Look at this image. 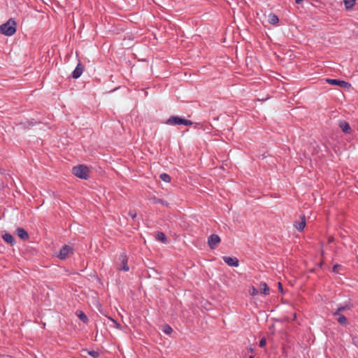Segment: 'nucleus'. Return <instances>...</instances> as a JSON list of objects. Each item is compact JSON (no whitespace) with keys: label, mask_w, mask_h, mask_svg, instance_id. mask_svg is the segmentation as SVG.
I'll return each instance as SVG.
<instances>
[{"label":"nucleus","mask_w":358,"mask_h":358,"mask_svg":"<svg viewBox=\"0 0 358 358\" xmlns=\"http://www.w3.org/2000/svg\"><path fill=\"white\" fill-rule=\"evenodd\" d=\"M278 289L281 293H283L282 285L280 282H278Z\"/></svg>","instance_id":"c756f323"},{"label":"nucleus","mask_w":358,"mask_h":358,"mask_svg":"<svg viewBox=\"0 0 358 358\" xmlns=\"http://www.w3.org/2000/svg\"><path fill=\"white\" fill-rule=\"evenodd\" d=\"M129 215L131 217L132 219H134L137 216V213L135 210H129Z\"/></svg>","instance_id":"cd10ccee"},{"label":"nucleus","mask_w":358,"mask_h":358,"mask_svg":"<svg viewBox=\"0 0 358 358\" xmlns=\"http://www.w3.org/2000/svg\"><path fill=\"white\" fill-rule=\"evenodd\" d=\"M155 238L156 240L161 241L163 243H168V238L164 233L158 231L155 234Z\"/></svg>","instance_id":"2eb2a0df"},{"label":"nucleus","mask_w":358,"mask_h":358,"mask_svg":"<svg viewBox=\"0 0 358 358\" xmlns=\"http://www.w3.org/2000/svg\"><path fill=\"white\" fill-rule=\"evenodd\" d=\"M327 82L329 84L333 85H338L340 86L344 89H350L351 87V84L348 82H346L345 80H338V79H327Z\"/></svg>","instance_id":"423d86ee"},{"label":"nucleus","mask_w":358,"mask_h":358,"mask_svg":"<svg viewBox=\"0 0 358 358\" xmlns=\"http://www.w3.org/2000/svg\"><path fill=\"white\" fill-rule=\"evenodd\" d=\"M269 287L265 282H261L259 284V291L264 295L269 294Z\"/></svg>","instance_id":"f3484780"},{"label":"nucleus","mask_w":358,"mask_h":358,"mask_svg":"<svg viewBox=\"0 0 358 358\" xmlns=\"http://www.w3.org/2000/svg\"><path fill=\"white\" fill-rule=\"evenodd\" d=\"M343 3L346 10H351L356 4V0H344Z\"/></svg>","instance_id":"a211bd4d"},{"label":"nucleus","mask_w":358,"mask_h":358,"mask_svg":"<svg viewBox=\"0 0 358 358\" xmlns=\"http://www.w3.org/2000/svg\"><path fill=\"white\" fill-rule=\"evenodd\" d=\"M16 233L19 238H20L23 241H27L29 239V234L28 232L24 229L23 228L18 227L16 229Z\"/></svg>","instance_id":"f8f14e48"},{"label":"nucleus","mask_w":358,"mask_h":358,"mask_svg":"<svg viewBox=\"0 0 358 358\" xmlns=\"http://www.w3.org/2000/svg\"><path fill=\"white\" fill-rule=\"evenodd\" d=\"M77 317L84 323L88 322V317L82 310H77L76 313Z\"/></svg>","instance_id":"6ab92c4d"},{"label":"nucleus","mask_w":358,"mask_h":358,"mask_svg":"<svg viewBox=\"0 0 358 358\" xmlns=\"http://www.w3.org/2000/svg\"><path fill=\"white\" fill-rule=\"evenodd\" d=\"M73 254V248L68 245H64L60 249L57 257L60 259H66L69 256Z\"/></svg>","instance_id":"39448f33"},{"label":"nucleus","mask_w":358,"mask_h":358,"mask_svg":"<svg viewBox=\"0 0 358 358\" xmlns=\"http://www.w3.org/2000/svg\"><path fill=\"white\" fill-rule=\"evenodd\" d=\"M268 21L271 24H276L279 22L278 17L273 13L268 15Z\"/></svg>","instance_id":"aec40b11"},{"label":"nucleus","mask_w":358,"mask_h":358,"mask_svg":"<svg viewBox=\"0 0 358 358\" xmlns=\"http://www.w3.org/2000/svg\"><path fill=\"white\" fill-rule=\"evenodd\" d=\"M27 123L28 124L27 127H32L34 125V124L31 122H27Z\"/></svg>","instance_id":"7c9ffc66"},{"label":"nucleus","mask_w":358,"mask_h":358,"mask_svg":"<svg viewBox=\"0 0 358 358\" xmlns=\"http://www.w3.org/2000/svg\"><path fill=\"white\" fill-rule=\"evenodd\" d=\"M84 70V66L81 64L80 62L78 64L73 71L72 72V78L74 79H78L80 77Z\"/></svg>","instance_id":"9b49d317"},{"label":"nucleus","mask_w":358,"mask_h":358,"mask_svg":"<svg viewBox=\"0 0 358 358\" xmlns=\"http://www.w3.org/2000/svg\"><path fill=\"white\" fill-rule=\"evenodd\" d=\"M353 307H354V305L350 302H348L343 306H342V305L339 306L338 307V308L336 309V310L333 313V315H339V313H341L342 312H343L345 310H350Z\"/></svg>","instance_id":"1a4fd4ad"},{"label":"nucleus","mask_w":358,"mask_h":358,"mask_svg":"<svg viewBox=\"0 0 358 358\" xmlns=\"http://www.w3.org/2000/svg\"><path fill=\"white\" fill-rule=\"evenodd\" d=\"M223 261L229 266L237 267L239 265L238 259L235 257H222Z\"/></svg>","instance_id":"6e6552de"},{"label":"nucleus","mask_w":358,"mask_h":358,"mask_svg":"<svg viewBox=\"0 0 358 358\" xmlns=\"http://www.w3.org/2000/svg\"><path fill=\"white\" fill-rule=\"evenodd\" d=\"M338 126L342 130V131L345 134H350L352 131V129L350 127L349 123L345 120L340 121L338 123Z\"/></svg>","instance_id":"9d476101"},{"label":"nucleus","mask_w":358,"mask_h":358,"mask_svg":"<svg viewBox=\"0 0 358 358\" xmlns=\"http://www.w3.org/2000/svg\"><path fill=\"white\" fill-rule=\"evenodd\" d=\"M159 178L166 182H170L171 180V176L165 173L160 174Z\"/></svg>","instance_id":"4be33fe9"},{"label":"nucleus","mask_w":358,"mask_h":358,"mask_svg":"<svg viewBox=\"0 0 358 358\" xmlns=\"http://www.w3.org/2000/svg\"><path fill=\"white\" fill-rule=\"evenodd\" d=\"M248 358H254L253 356H250Z\"/></svg>","instance_id":"473e14b6"},{"label":"nucleus","mask_w":358,"mask_h":358,"mask_svg":"<svg viewBox=\"0 0 358 358\" xmlns=\"http://www.w3.org/2000/svg\"><path fill=\"white\" fill-rule=\"evenodd\" d=\"M153 201L155 203H160L163 206H169V203L167 201L162 199H159V198H157V197H154L153 199Z\"/></svg>","instance_id":"5701e85b"},{"label":"nucleus","mask_w":358,"mask_h":358,"mask_svg":"<svg viewBox=\"0 0 358 358\" xmlns=\"http://www.w3.org/2000/svg\"><path fill=\"white\" fill-rule=\"evenodd\" d=\"M337 316V322L342 326L346 327L349 323L347 317L342 315L341 313H339V315H336Z\"/></svg>","instance_id":"dca6fc26"},{"label":"nucleus","mask_w":358,"mask_h":358,"mask_svg":"<svg viewBox=\"0 0 358 358\" xmlns=\"http://www.w3.org/2000/svg\"><path fill=\"white\" fill-rule=\"evenodd\" d=\"M162 331L166 334H170L172 333L173 329L169 324H165L163 326Z\"/></svg>","instance_id":"b1692460"},{"label":"nucleus","mask_w":358,"mask_h":358,"mask_svg":"<svg viewBox=\"0 0 358 358\" xmlns=\"http://www.w3.org/2000/svg\"><path fill=\"white\" fill-rule=\"evenodd\" d=\"M258 293H259V290L257 289H256L255 287L252 286V288H251L250 294L252 295V296H255Z\"/></svg>","instance_id":"a878e982"},{"label":"nucleus","mask_w":358,"mask_h":358,"mask_svg":"<svg viewBox=\"0 0 358 358\" xmlns=\"http://www.w3.org/2000/svg\"><path fill=\"white\" fill-rule=\"evenodd\" d=\"M84 352H86L90 356L93 358H98L100 355L99 352L95 350H87V349L83 350Z\"/></svg>","instance_id":"412c9836"},{"label":"nucleus","mask_w":358,"mask_h":358,"mask_svg":"<svg viewBox=\"0 0 358 358\" xmlns=\"http://www.w3.org/2000/svg\"><path fill=\"white\" fill-rule=\"evenodd\" d=\"M17 24L13 19L0 25V33L8 36H13L16 32Z\"/></svg>","instance_id":"f257e3e1"},{"label":"nucleus","mask_w":358,"mask_h":358,"mask_svg":"<svg viewBox=\"0 0 358 358\" xmlns=\"http://www.w3.org/2000/svg\"><path fill=\"white\" fill-rule=\"evenodd\" d=\"M2 238L5 242L10 244V245H14L15 243V238L9 233H5L3 234Z\"/></svg>","instance_id":"ddd939ff"},{"label":"nucleus","mask_w":358,"mask_h":358,"mask_svg":"<svg viewBox=\"0 0 358 358\" xmlns=\"http://www.w3.org/2000/svg\"><path fill=\"white\" fill-rule=\"evenodd\" d=\"M220 241L221 239L217 234H211L208 238V244L210 249H215Z\"/></svg>","instance_id":"0eeeda50"},{"label":"nucleus","mask_w":358,"mask_h":358,"mask_svg":"<svg viewBox=\"0 0 358 358\" xmlns=\"http://www.w3.org/2000/svg\"><path fill=\"white\" fill-rule=\"evenodd\" d=\"M90 170L85 165L75 166L72 169V173L78 178L87 180L89 178Z\"/></svg>","instance_id":"7ed1b4c3"},{"label":"nucleus","mask_w":358,"mask_h":358,"mask_svg":"<svg viewBox=\"0 0 358 358\" xmlns=\"http://www.w3.org/2000/svg\"><path fill=\"white\" fill-rule=\"evenodd\" d=\"M339 265L338 264H336L333 266L332 268V271L335 273H338V268H339Z\"/></svg>","instance_id":"c85d7f7f"},{"label":"nucleus","mask_w":358,"mask_h":358,"mask_svg":"<svg viewBox=\"0 0 358 358\" xmlns=\"http://www.w3.org/2000/svg\"><path fill=\"white\" fill-rule=\"evenodd\" d=\"M294 227L299 231H302L303 230V229L306 227V217H305V215L301 216V221L298 222H296L294 224Z\"/></svg>","instance_id":"4468645a"},{"label":"nucleus","mask_w":358,"mask_h":358,"mask_svg":"<svg viewBox=\"0 0 358 358\" xmlns=\"http://www.w3.org/2000/svg\"><path fill=\"white\" fill-rule=\"evenodd\" d=\"M266 340L265 338H262L260 341H259V346L260 348H263L266 345Z\"/></svg>","instance_id":"bb28decb"},{"label":"nucleus","mask_w":358,"mask_h":358,"mask_svg":"<svg viewBox=\"0 0 358 358\" xmlns=\"http://www.w3.org/2000/svg\"><path fill=\"white\" fill-rule=\"evenodd\" d=\"M116 268L118 271L127 272L129 270L128 257L124 252H122L116 262Z\"/></svg>","instance_id":"20e7f679"},{"label":"nucleus","mask_w":358,"mask_h":358,"mask_svg":"<svg viewBox=\"0 0 358 358\" xmlns=\"http://www.w3.org/2000/svg\"><path fill=\"white\" fill-rule=\"evenodd\" d=\"M110 320L112 321L113 324V327L117 329H122V325L117 322L116 320H115L114 319L110 317Z\"/></svg>","instance_id":"393cba45"},{"label":"nucleus","mask_w":358,"mask_h":358,"mask_svg":"<svg viewBox=\"0 0 358 358\" xmlns=\"http://www.w3.org/2000/svg\"><path fill=\"white\" fill-rule=\"evenodd\" d=\"M249 352H253V348L250 347V348H249Z\"/></svg>","instance_id":"2f4dec72"},{"label":"nucleus","mask_w":358,"mask_h":358,"mask_svg":"<svg viewBox=\"0 0 358 358\" xmlns=\"http://www.w3.org/2000/svg\"><path fill=\"white\" fill-rule=\"evenodd\" d=\"M165 124L168 125H186V126H190L194 124L193 122H192L189 120H187L184 117L176 116V115H171L170 116L166 121Z\"/></svg>","instance_id":"f03ea898"}]
</instances>
